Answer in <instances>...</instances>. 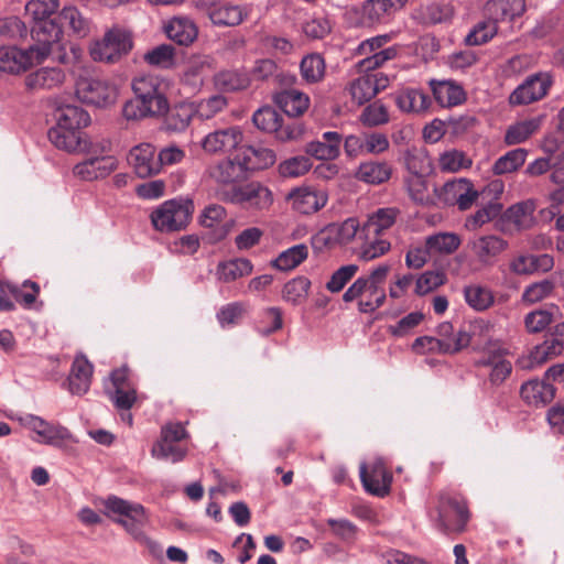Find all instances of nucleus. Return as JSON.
<instances>
[{"instance_id":"nucleus-1","label":"nucleus","mask_w":564,"mask_h":564,"mask_svg":"<svg viewBox=\"0 0 564 564\" xmlns=\"http://www.w3.org/2000/svg\"><path fill=\"white\" fill-rule=\"evenodd\" d=\"M133 97L122 106V117L138 122L164 116L169 110L167 85L156 76H140L132 80Z\"/></svg>"},{"instance_id":"nucleus-2","label":"nucleus","mask_w":564,"mask_h":564,"mask_svg":"<svg viewBox=\"0 0 564 564\" xmlns=\"http://www.w3.org/2000/svg\"><path fill=\"white\" fill-rule=\"evenodd\" d=\"M503 189L505 184L500 180H495L481 191H477L470 180L460 177V210L468 209L474 204L479 206L478 210L466 219V229L477 230L501 214L503 206L500 196Z\"/></svg>"},{"instance_id":"nucleus-3","label":"nucleus","mask_w":564,"mask_h":564,"mask_svg":"<svg viewBox=\"0 0 564 564\" xmlns=\"http://www.w3.org/2000/svg\"><path fill=\"white\" fill-rule=\"evenodd\" d=\"M104 506L106 516L121 525L137 543L148 547L152 554L160 550L159 544L144 531L149 517L142 505L112 495L105 499Z\"/></svg>"},{"instance_id":"nucleus-4","label":"nucleus","mask_w":564,"mask_h":564,"mask_svg":"<svg viewBox=\"0 0 564 564\" xmlns=\"http://www.w3.org/2000/svg\"><path fill=\"white\" fill-rule=\"evenodd\" d=\"M408 0H366L345 11V20L351 26L373 28L389 23L401 11Z\"/></svg>"},{"instance_id":"nucleus-5","label":"nucleus","mask_w":564,"mask_h":564,"mask_svg":"<svg viewBox=\"0 0 564 564\" xmlns=\"http://www.w3.org/2000/svg\"><path fill=\"white\" fill-rule=\"evenodd\" d=\"M194 203L189 198H174L164 202L151 213L153 227L161 232L184 229L192 219Z\"/></svg>"},{"instance_id":"nucleus-6","label":"nucleus","mask_w":564,"mask_h":564,"mask_svg":"<svg viewBox=\"0 0 564 564\" xmlns=\"http://www.w3.org/2000/svg\"><path fill=\"white\" fill-rule=\"evenodd\" d=\"M220 198L225 203L254 209H267L273 203L272 192L257 181L226 188L220 192Z\"/></svg>"},{"instance_id":"nucleus-7","label":"nucleus","mask_w":564,"mask_h":564,"mask_svg":"<svg viewBox=\"0 0 564 564\" xmlns=\"http://www.w3.org/2000/svg\"><path fill=\"white\" fill-rule=\"evenodd\" d=\"M75 93L82 102L96 107L111 105L117 97V90L113 85L105 79L90 76H80L77 79Z\"/></svg>"},{"instance_id":"nucleus-8","label":"nucleus","mask_w":564,"mask_h":564,"mask_svg":"<svg viewBox=\"0 0 564 564\" xmlns=\"http://www.w3.org/2000/svg\"><path fill=\"white\" fill-rule=\"evenodd\" d=\"M62 34L63 25L57 17L34 21L31 36L35 44L30 46V52H34L44 62L52 54L53 47L58 44Z\"/></svg>"},{"instance_id":"nucleus-9","label":"nucleus","mask_w":564,"mask_h":564,"mask_svg":"<svg viewBox=\"0 0 564 564\" xmlns=\"http://www.w3.org/2000/svg\"><path fill=\"white\" fill-rule=\"evenodd\" d=\"M553 76L549 72H539L527 77L509 96L512 106L529 105L543 99L553 85Z\"/></svg>"},{"instance_id":"nucleus-10","label":"nucleus","mask_w":564,"mask_h":564,"mask_svg":"<svg viewBox=\"0 0 564 564\" xmlns=\"http://www.w3.org/2000/svg\"><path fill=\"white\" fill-rule=\"evenodd\" d=\"M510 350L500 344L489 345L477 365L488 369V379L492 386L502 384L512 372V364L507 359Z\"/></svg>"},{"instance_id":"nucleus-11","label":"nucleus","mask_w":564,"mask_h":564,"mask_svg":"<svg viewBox=\"0 0 564 564\" xmlns=\"http://www.w3.org/2000/svg\"><path fill=\"white\" fill-rule=\"evenodd\" d=\"M132 47L128 33L121 30L107 32L101 41L96 42L90 48L94 61L115 63Z\"/></svg>"},{"instance_id":"nucleus-12","label":"nucleus","mask_w":564,"mask_h":564,"mask_svg":"<svg viewBox=\"0 0 564 564\" xmlns=\"http://www.w3.org/2000/svg\"><path fill=\"white\" fill-rule=\"evenodd\" d=\"M360 480L365 490L377 497L390 492L392 476L387 470L383 460L376 459L369 465L362 463L359 468Z\"/></svg>"},{"instance_id":"nucleus-13","label":"nucleus","mask_w":564,"mask_h":564,"mask_svg":"<svg viewBox=\"0 0 564 564\" xmlns=\"http://www.w3.org/2000/svg\"><path fill=\"white\" fill-rule=\"evenodd\" d=\"M24 424L37 434L39 442L62 448L73 441V435L65 426L52 424L42 417L28 415Z\"/></svg>"},{"instance_id":"nucleus-14","label":"nucleus","mask_w":564,"mask_h":564,"mask_svg":"<svg viewBox=\"0 0 564 564\" xmlns=\"http://www.w3.org/2000/svg\"><path fill=\"white\" fill-rule=\"evenodd\" d=\"M358 228L359 223L356 218H348L340 224H329L312 238V246L317 249L333 243H348L355 238Z\"/></svg>"},{"instance_id":"nucleus-15","label":"nucleus","mask_w":564,"mask_h":564,"mask_svg":"<svg viewBox=\"0 0 564 564\" xmlns=\"http://www.w3.org/2000/svg\"><path fill=\"white\" fill-rule=\"evenodd\" d=\"M43 63L34 52L17 46L0 45V72L20 74L35 64Z\"/></svg>"},{"instance_id":"nucleus-16","label":"nucleus","mask_w":564,"mask_h":564,"mask_svg":"<svg viewBox=\"0 0 564 564\" xmlns=\"http://www.w3.org/2000/svg\"><path fill=\"white\" fill-rule=\"evenodd\" d=\"M118 161L112 155H96L76 164L73 169L75 176L83 181H95L108 176L117 169Z\"/></svg>"},{"instance_id":"nucleus-17","label":"nucleus","mask_w":564,"mask_h":564,"mask_svg":"<svg viewBox=\"0 0 564 564\" xmlns=\"http://www.w3.org/2000/svg\"><path fill=\"white\" fill-rule=\"evenodd\" d=\"M128 161L141 178L150 177L160 172V161L155 155V148L150 143L133 147L129 152Z\"/></svg>"},{"instance_id":"nucleus-18","label":"nucleus","mask_w":564,"mask_h":564,"mask_svg":"<svg viewBox=\"0 0 564 564\" xmlns=\"http://www.w3.org/2000/svg\"><path fill=\"white\" fill-rule=\"evenodd\" d=\"M286 199L292 208L301 214L311 215L322 209L327 203V194L311 187H299L292 189Z\"/></svg>"},{"instance_id":"nucleus-19","label":"nucleus","mask_w":564,"mask_h":564,"mask_svg":"<svg viewBox=\"0 0 564 564\" xmlns=\"http://www.w3.org/2000/svg\"><path fill=\"white\" fill-rule=\"evenodd\" d=\"M242 141L239 127H227L208 133L202 140V148L207 153L228 152L236 149Z\"/></svg>"},{"instance_id":"nucleus-20","label":"nucleus","mask_w":564,"mask_h":564,"mask_svg":"<svg viewBox=\"0 0 564 564\" xmlns=\"http://www.w3.org/2000/svg\"><path fill=\"white\" fill-rule=\"evenodd\" d=\"M534 207L530 202H522L509 207L501 217L500 229L503 232L520 231L532 224Z\"/></svg>"},{"instance_id":"nucleus-21","label":"nucleus","mask_w":564,"mask_h":564,"mask_svg":"<svg viewBox=\"0 0 564 564\" xmlns=\"http://www.w3.org/2000/svg\"><path fill=\"white\" fill-rule=\"evenodd\" d=\"M209 175L217 183L231 184L246 180L249 174L237 152L232 159L223 160L210 167Z\"/></svg>"},{"instance_id":"nucleus-22","label":"nucleus","mask_w":564,"mask_h":564,"mask_svg":"<svg viewBox=\"0 0 564 564\" xmlns=\"http://www.w3.org/2000/svg\"><path fill=\"white\" fill-rule=\"evenodd\" d=\"M544 377V380L532 379L521 386L520 394L523 401L532 406H543L555 397V388Z\"/></svg>"},{"instance_id":"nucleus-23","label":"nucleus","mask_w":564,"mask_h":564,"mask_svg":"<svg viewBox=\"0 0 564 564\" xmlns=\"http://www.w3.org/2000/svg\"><path fill=\"white\" fill-rule=\"evenodd\" d=\"M248 174L272 166L276 161L273 150L261 145H243L238 150Z\"/></svg>"},{"instance_id":"nucleus-24","label":"nucleus","mask_w":564,"mask_h":564,"mask_svg":"<svg viewBox=\"0 0 564 564\" xmlns=\"http://www.w3.org/2000/svg\"><path fill=\"white\" fill-rule=\"evenodd\" d=\"M65 80V73L59 67H41L25 76L24 84L28 90L53 89Z\"/></svg>"},{"instance_id":"nucleus-25","label":"nucleus","mask_w":564,"mask_h":564,"mask_svg":"<svg viewBox=\"0 0 564 564\" xmlns=\"http://www.w3.org/2000/svg\"><path fill=\"white\" fill-rule=\"evenodd\" d=\"M213 83L220 93H238L250 86V76L245 69H221L214 75Z\"/></svg>"},{"instance_id":"nucleus-26","label":"nucleus","mask_w":564,"mask_h":564,"mask_svg":"<svg viewBox=\"0 0 564 564\" xmlns=\"http://www.w3.org/2000/svg\"><path fill=\"white\" fill-rule=\"evenodd\" d=\"M94 367L88 359L80 355L76 356L68 377L69 391L73 394H85L91 383Z\"/></svg>"},{"instance_id":"nucleus-27","label":"nucleus","mask_w":564,"mask_h":564,"mask_svg":"<svg viewBox=\"0 0 564 564\" xmlns=\"http://www.w3.org/2000/svg\"><path fill=\"white\" fill-rule=\"evenodd\" d=\"M274 102L286 116L295 118L308 109L310 97L296 89H284L275 94Z\"/></svg>"},{"instance_id":"nucleus-28","label":"nucleus","mask_w":564,"mask_h":564,"mask_svg":"<svg viewBox=\"0 0 564 564\" xmlns=\"http://www.w3.org/2000/svg\"><path fill=\"white\" fill-rule=\"evenodd\" d=\"M392 166L386 161H367L360 163L355 177L370 185H380L390 180Z\"/></svg>"},{"instance_id":"nucleus-29","label":"nucleus","mask_w":564,"mask_h":564,"mask_svg":"<svg viewBox=\"0 0 564 564\" xmlns=\"http://www.w3.org/2000/svg\"><path fill=\"white\" fill-rule=\"evenodd\" d=\"M486 14L498 21L510 20L522 15L525 11V0H489L485 7Z\"/></svg>"},{"instance_id":"nucleus-30","label":"nucleus","mask_w":564,"mask_h":564,"mask_svg":"<svg viewBox=\"0 0 564 564\" xmlns=\"http://www.w3.org/2000/svg\"><path fill=\"white\" fill-rule=\"evenodd\" d=\"M165 33L175 43L188 45L197 37V28L191 19L176 17L166 24Z\"/></svg>"},{"instance_id":"nucleus-31","label":"nucleus","mask_w":564,"mask_h":564,"mask_svg":"<svg viewBox=\"0 0 564 564\" xmlns=\"http://www.w3.org/2000/svg\"><path fill=\"white\" fill-rule=\"evenodd\" d=\"M398 108L403 112H423L430 106V98L423 91L415 88H405L394 96Z\"/></svg>"},{"instance_id":"nucleus-32","label":"nucleus","mask_w":564,"mask_h":564,"mask_svg":"<svg viewBox=\"0 0 564 564\" xmlns=\"http://www.w3.org/2000/svg\"><path fill=\"white\" fill-rule=\"evenodd\" d=\"M56 120L57 127L80 131V128L89 124L90 117L83 108L74 105H66L57 109Z\"/></svg>"},{"instance_id":"nucleus-33","label":"nucleus","mask_w":564,"mask_h":564,"mask_svg":"<svg viewBox=\"0 0 564 564\" xmlns=\"http://www.w3.org/2000/svg\"><path fill=\"white\" fill-rule=\"evenodd\" d=\"M400 215V210L395 207L378 208L368 216V220L364 226L367 235L380 236L384 230L392 227Z\"/></svg>"},{"instance_id":"nucleus-34","label":"nucleus","mask_w":564,"mask_h":564,"mask_svg":"<svg viewBox=\"0 0 564 564\" xmlns=\"http://www.w3.org/2000/svg\"><path fill=\"white\" fill-rule=\"evenodd\" d=\"M564 350V345L553 336L546 338L541 345H538L531 352L528 360H520L522 368H530L533 364L541 365L552 358L560 356Z\"/></svg>"},{"instance_id":"nucleus-35","label":"nucleus","mask_w":564,"mask_h":564,"mask_svg":"<svg viewBox=\"0 0 564 564\" xmlns=\"http://www.w3.org/2000/svg\"><path fill=\"white\" fill-rule=\"evenodd\" d=\"M0 289L3 293L8 291L25 308H31L40 294V285L31 280H25L21 286L10 282H0Z\"/></svg>"},{"instance_id":"nucleus-36","label":"nucleus","mask_w":564,"mask_h":564,"mask_svg":"<svg viewBox=\"0 0 564 564\" xmlns=\"http://www.w3.org/2000/svg\"><path fill=\"white\" fill-rule=\"evenodd\" d=\"M300 72L303 80L307 84L322 82L326 74L324 57L318 53L304 56L300 63Z\"/></svg>"},{"instance_id":"nucleus-37","label":"nucleus","mask_w":564,"mask_h":564,"mask_svg":"<svg viewBox=\"0 0 564 564\" xmlns=\"http://www.w3.org/2000/svg\"><path fill=\"white\" fill-rule=\"evenodd\" d=\"M47 137L54 147L67 152H74L82 148L80 131L64 129L55 126L48 130Z\"/></svg>"},{"instance_id":"nucleus-38","label":"nucleus","mask_w":564,"mask_h":564,"mask_svg":"<svg viewBox=\"0 0 564 564\" xmlns=\"http://www.w3.org/2000/svg\"><path fill=\"white\" fill-rule=\"evenodd\" d=\"M507 246L506 240L495 235H488L476 239L473 242V250L480 261L487 262L502 252Z\"/></svg>"},{"instance_id":"nucleus-39","label":"nucleus","mask_w":564,"mask_h":564,"mask_svg":"<svg viewBox=\"0 0 564 564\" xmlns=\"http://www.w3.org/2000/svg\"><path fill=\"white\" fill-rule=\"evenodd\" d=\"M253 265L246 258H237L226 262H220L217 267L218 279L223 282H232L241 276L249 275Z\"/></svg>"},{"instance_id":"nucleus-40","label":"nucleus","mask_w":564,"mask_h":564,"mask_svg":"<svg viewBox=\"0 0 564 564\" xmlns=\"http://www.w3.org/2000/svg\"><path fill=\"white\" fill-rule=\"evenodd\" d=\"M541 118H531L510 126L505 134V142L514 145L524 142L541 127Z\"/></svg>"},{"instance_id":"nucleus-41","label":"nucleus","mask_w":564,"mask_h":564,"mask_svg":"<svg viewBox=\"0 0 564 564\" xmlns=\"http://www.w3.org/2000/svg\"><path fill=\"white\" fill-rule=\"evenodd\" d=\"M429 84L434 99L440 106L452 107L458 105V86L454 80L431 79Z\"/></svg>"},{"instance_id":"nucleus-42","label":"nucleus","mask_w":564,"mask_h":564,"mask_svg":"<svg viewBox=\"0 0 564 564\" xmlns=\"http://www.w3.org/2000/svg\"><path fill=\"white\" fill-rule=\"evenodd\" d=\"M308 257V248L304 243L295 245L284 251H282L273 261L272 267L280 271H289L297 265H300L303 261H305Z\"/></svg>"},{"instance_id":"nucleus-43","label":"nucleus","mask_w":564,"mask_h":564,"mask_svg":"<svg viewBox=\"0 0 564 564\" xmlns=\"http://www.w3.org/2000/svg\"><path fill=\"white\" fill-rule=\"evenodd\" d=\"M454 13V7L445 2H434L422 7L419 11L421 21L427 24L447 22L453 19Z\"/></svg>"},{"instance_id":"nucleus-44","label":"nucleus","mask_w":564,"mask_h":564,"mask_svg":"<svg viewBox=\"0 0 564 564\" xmlns=\"http://www.w3.org/2000/svg\"><path fill=\"white\" fill-rule=\"evenodd\" d=\"M405 186L410 198L419 205H429L433 198L429 193L426 178L420 173H411L405 178Z\"/></svg>"},{"instance_id":"nucleus-45","label":"nucleus","mask_w":564,"mask_h":564,"mask_svg":"<svg viewBox=\"0 0 564 564\" xmlns=\"http://www.w3.org/2000/svg\"><path fill=\"white\" fill-rule=\"evenodd\" d=\"M166 130L173 132L184 131L191 123L193 109L189 105L178 104L165 113Z\"/></svg>"},{"instance_id":"nucleus-46","label":"nucleus","mask_w":564,"mask_h":564,"mask_svg":"<svg viewBox=\"0 0 564 564\" xmlns=\"http://www.w3.org/2000/svg\"><path fill=\"white\" fill-rule=\"evenodd\" d=\"M412 348L417 352L455 354L457 352V340L448 341L436 339V337L422 336L414 340Z\"/></svg>"},{"instance_id":"nucleus-47","label":"nucleus","mask_w":564,"mask_h":564,"mask_svg":"<svg viewBox=\"0 0 564 564\" xmlns=\"http://www.w3.org/2000/svg\"><path fill=\"white\" fill-rule=\"evenodd\" d=\"M527 150L514 149L500 156L492 166V172L496 175H502L517 171L522 166L527 159Z\"/></svg>"},{"instance_id":"nucleus-48","label":"nucleus","mask_w":564,"mask_h":564,"mask_svg":"<svg viewBox=\"0 0 564 564\" xmlns=\"http://www.w3.org/2000/svg\"><path fill=\"white\" fill-rule=\"evenodd\" d=\"M151 454L156 459L170 460L172 463L182 462L186 454L187 449L181 446L175 442H164V440L159 438L151 449Z\"/></svg>"},{"instance_id":"nucleus-49","label":"nucleus","mask_w":564,"mask_h":564,"mask_svg":"<svg viewBox=\"0 0 564 564\" xmlns=\"http://www.w3.org/2000/svg\"><path fill=\"white\" fill-rule=\"evenodd\" d=\"M210 21L219 26H235L242 22V9L238 6L221 4L209 15Z\"/></svg>"},{"instance_id":"nucleus-50","label":"nucleus","mask_w":564,"mask_h":564,"mask_svg":"<svg viewBox=\"0 0 564 564\" xmlns=\"http://www.w3.org/2000/svg\"><path fill=\"white\" fill-rule=\"evenodd\" d=\"M59 22L63 24H67L72 31L79 37H84L89 32V23L75 7H65L61 13L57 15Z\"/></svg>"},{"instance_id":"nucleus-51","label":"nucleus","mask_w":564,"mask_h":564,"mask_svg":"<svg viewBox=\"0 0 564 564\" xmlns=\"http://www.w3.org/2000/svg\"><path fill=\"white\" fill-rule=\"evenodd\" d=\"M311 286V281L306 276H296L284 284L282 297L293 304L303 302Z\"/></svg>"},{"instance_id":"nucleus-52","label":"nucleus","mask_w":564,"mask_h":564,"mask_svg":"<svg viewBox=\"0 0 564 564\" xmlns=\"http://www.w3.org/2000/svg\"><path fill=\"white\" fill-rule=\"evenodd\" d=\"M252 121L259 130L268 133H275L276 129L280 127L282 117L275 109L267 106L258 109L253 113Z\"/></svg>"},{"instance_id":"nucleus-53","label":"nucleus","mask_w":564,"mask_h":564,"mask_svg":"<svg viewBox=\"0 0 564 564\" xmlns=\"http://www.w3.org/2000/svg\"><path fill=\"white\" fill-rule=\"evenodd\" d=\"M457 518L458 503L451 499L447 501L443 499L438 508V530L445 534L456 532L457 529L454 525Z\"/></svg>"},{"instance_id":"nucleus-54","label":"nucleus","mask_w":564,"mask_h":564,"mask_svg":"<svg viewBox=\"0 0 564 564\" xmlns=\"http://www.w3.org/2000/svg\"><path fill=\"white\" fill-rule=\"evenodd\" d=\"M464 295L468 305L476 311L487 310L494 303L491 291L480 285L467 286Z\"/></svg>"},{"instance_id":"nucleus-55","label":"nucleus","mask_w":564,"mask_h":564,"mask_svg":"<svg viewBox=\"0 0 564 564\" xmlns=\"http://www.w3.org/2000/svg\"><path fill=\"white\" fill-rule=\"evenodd\" d=\"M59 7L58 0H30L25 6V12L33 22L44 19H53Z\"/></svg>"},{"instance_id":"nucleus-56","label":"nucleus","mask_w":564,"mask_h":564,"mask_svg":"<svg viewBox=\"0 0 564 564\" xmlns=\"http://www.w3.org/2000/svg\"><path fill=\"white\" fill-rule=\"evenodd\" d=\"M312 167L310 158L304 155L293 156L279 164L278 171L282 177H299Z\"/></svg>"},{"instance_id":"nucleus-57","label":"nucleus","mask_w":564,"mask_h":564,"mask_svg":"<svg viewBox=\"0 0 564 564\" xmlns=\"http://www.w3.org/2000/svg\"><path fill=\"white\" fill-rule=\"evenodd\" d=\"M360 121L366 127H378L389 122L387 107L380 101H375L365 107L360 115Z\"/></svg>"},{"instance_id":"nucleus-58","label":"nucleus","mask_w":564,"mask_h":564,"mask_svg":"<svg viewBox=\"0 0 564 564\" xmlns=\"http://www.w3.org/2000/svg\"><path fill=\"white\" fill-rule=\"evenodd\" d=\"M497 21L490 19L479 22L473 31L466 36L465 42L467 45H481L487 43L497 33Z\"/></svg>"},{"instance_id":"nucleus-59","label":"nucleus","mask_w":564,"mask_h":564,"mask_svg":"<svg viewBox=\"0 0 564 564\" xmlns=\"http://www.w3.org/2000/svg\"><path fill=\"white\" fill-rule=\"evenodd\" d=\"M175 50L172 45L162 44L144 55V61L161 68H171L174 65Z\"/></svg>"},{"instance_id":"nucleus-60","label":"nucleus","mask_w":564,"mask_h":564,"mask_svg":"<svg viewBox=\"0 0 564 564\" xmlns=\"http://www.w3.org/2000/svg\"><path fill=\"white\" fill-rule=\"evenodd\" d=\"M349 91L352 100L358 105H364L376 97V88L372 86L371 77L368 74L358 77L351 82Z\"/></svg>"},{"instance_id":"nucleus-61","label":"nucleus","mask_w":564,"mask_h":564,"mask_svg":"<svg viewBox=\"0 0 564 564\" xmlns=\"http://www.w3.org/2000/svg\"><path fill=\"white\" fill-rule=\"evenodd\" d=\"M444 283L445 274L442 271H425L416 278L414 293L419 296H423L433 292Z\"/></svg>"},{"instance_id":"nucleus-62","label":"nucleus","mask_w":564,"mask_h":564,"mask_svg":"<svg viewBox=\"0 0 564 564\" xmlns=\"http://www.w3.org/2000/svg\"><path fill=\"white\" fill-rule=\"evenodd\" d=\"M28 35L25 23L18 17L0 19V37L4 41H17Z\"/></svg>"},{"instance_id":"nucleus-63","label":"nucleus","mask_w":564,"mask_h":564,"mask_svg":"<svg viewBox=\"0 0 564 564\" xmlns=\"http://www.w3.org/2000/svg\"><path fill=\"white\" fill-rule=\"evenodd\" d=\"M426 246L432 252L451 253L458 248V236L440 232L426 238Z\"/></svg>"},{"instance_id":"nucleus-64","label":"nucleus","mask_w":564,"mask_h":564,"mask_svg":"<svg viewBox=\"0 0 564 564\" xmlns=\"http://www.w3.org/2000/svg\"><path fill=\"white\" fill-rule=\"evenodd\" d=\"M359 267L357 264H346L337 269L326 283V289L330 293L340 292L345 285L355 276Z\"/></svg>"}]
</instances>
